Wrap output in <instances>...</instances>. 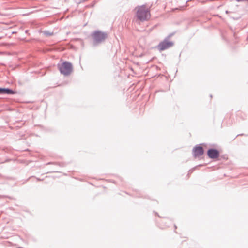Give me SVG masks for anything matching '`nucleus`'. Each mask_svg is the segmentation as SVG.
<instances>
[{
  "instance_id": "423d86ee",
  "label": "nucleus",
  "mask_w": 248,
  "mask_h": 248,
  "mask_svg": "<svg viewBox=\"0 0 248 248\" xmlns=\"http://www.w3.org/2000/svg\"><path fill=\"white\" fill-rule=\"evenodd\" d=\"M203 154L202 147L201 146L196 147L194 149V155L196 157L201 156Z\"/></svg>"
},
{
  "instance_id": "0eeeda50",
  "label": "nucleus",
  "mask_w": 248,
  "mask_h": 248,
  "mask_svg": "<svg viewBox=\"0 0 248 248\" xmlns=\"http://www.w3.org/2000/svg\"><path fill=\"white\" fill-rule=\"evenodd\" d=\"M15 92L12 90L0 88V94H13Z\"/></svg>"
},
{
  "instance_id": "f257e3e1",
  "label": "nucleus",
  "mask_w": 248,
  "mask_h": 248,
  "mask_svg": "<svg viewBox=\"0 0 248 248\" xmlns=\"http://www.w3.org/2000/svg\"><path fill=\"white\" fill-rule=\"evenodd\" d=\"M136 16L141 21L149 20L151 17L150 9L146 5L139 6L136 7Z\"/></svg>"
},
{
  "instance_id": "7ed1b4c3",
  "label": "nucleus",
  "mask_w": 248,
  "mask_h": 248,
  "mask_svg": "<svg viewBox=\"0 0 248 248\" xmlns=\"http://www.w3.org/2000/svg\"><path fill=\"white\" fill-rule=\"evenodd\" d=\"M92 36L96 42L100 43L105 40L107 37V34L105 33L98 31L94 32Z\"/></svg>"
},
{
  "instance_id": "20e7f679",
  "label": "nucleus",
  "mask_w": 248,
  "mask_h": 248,
  "mask_svg": "<svg viewBox=\"0 0 248 248\" xmlns=\"http://www.w3.org/2000/svg\"><path fill=\"white\" fill-rule=\"evenodd\" d=\"M173 45V43L172 42L164 40L158 44L157 48L160 51H162L171 47Z\"/></svg>"
},
{
  "instance_id": "39448f33",
  "label": "nucleus",
  "mask_w": 248,
  "mask_h": 248,
  "mask_svg": "<svg viewBox=\"0 0 248 248\" xmlns=\"http://www.w3.org/2000/svg\"><path fill=\"white\" fill-rule=\"evenodd\" d=\"M207 155L210 158H217L219 155V152L216 149H209L207 152Z\"/></svg>"
},
{
  "instance_id": "f03ea898",
  "label": "nucleus",
  "mask_w": 248,
  "mask_h": 248,
  "mask_svg": "<svg viewBox=\"0 0 248 248\" xmlns=\"http://www.w3.org/2000/svg\"><path fill=\"white\" fill-rule=\"evenodd\" d=\"M59 69L61 73L64 75H68L72 71V66L70 63L65 62L59 66Z\"/></svg>"
}]
</instances>
